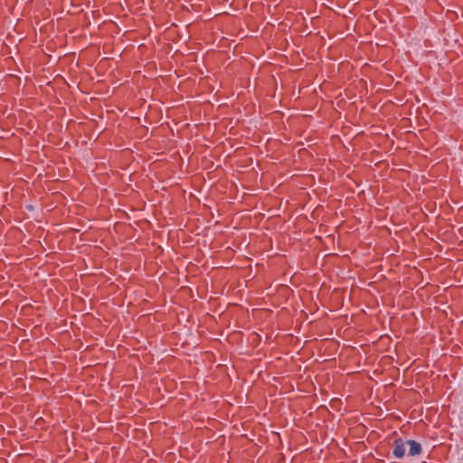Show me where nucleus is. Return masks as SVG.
I'll return each instance as SVG.
<instances>
[{"instance_id":"nucleus-2","label":"nucleus","mask_w":463,"mask_h":463,"mask_svg":"<svg viewBox=\"0 0 463 463\" xmlns=\"http://www.w3.org/2000/svg\"><path fill=\"white\" fill-rule=\"evenodd\" d=\"M406 444H408L410 446L409 448V455L410 456H417V455H420L421 450H422V448H421V445L420 443H419L418 441L416 440H407L405 441Z\"/></svg>"},{"instance_id":"nucleus-1","label":"nucleus","mask_w":463,"mask_h":463,"mask_svg":"<svg viewBox=\"0 0 463 463\" xmlns=\"http://www.w3.org/2000/svg\"><path fill=\"white\" fill-rule=\"evenodd\" d=\"M406 442L403 441L402 439H395L392 445H393V451L392 454L396 458H402L404 457L406 449H405Z\"/></svg>"}]
</instances>
